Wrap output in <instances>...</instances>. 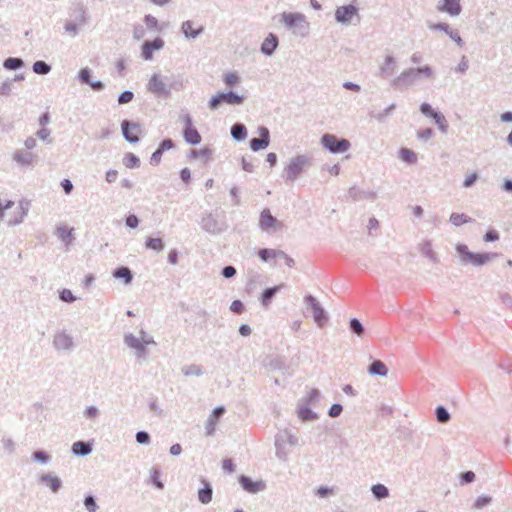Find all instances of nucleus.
<instances>
[{
  "instance_id": "1",
  "label": "nucleus",
  "mask_w": 512,
  "mask_h": 512,
  "mask_svg": "<svg viewBox=\"0 0 512 512\" xmlns=\"http://www.w3.org/2000/svg\"><path fill=\"white\" fill-rule=\"evenodd\" d=\"M184 88L181 79L166 77L160 73H154L148 83L147 90L157 98L167 99L171 96V91H180Z\"/></svg>"
},
{
  "instance_id": "2",
  "label": "nucleus",
  "mask_w": 512,
  "mask_h": 512,
  "mask_svg": "<svg viewBox=\"0 0 512 512\" xmlns=\"http://www.w3.org/2000/svg\"><path fill=\"white\" fill-rule=\"evenodd\" d=\"M434 75L433 69L429 65L423 67H411L402 71L397 77L393 78L390 86L394 90H403L408 88L421 77L426 79L432 78Z\"/></svg>"
},
{
  "instance_id": "3",
  "label": "nucleus",
  "mask_w": 512,
  "mask_h": 512,
  "mask_svg": "<svg viewBox=\"0 0 512 512\" xmlns=\"http://www.w3.org/2000/svg\"><path fill=\"white\" fill-rule=\"evenodd\" d=\"M313 164V158L306 154H299L291 158L284 167L282 177L286 182L296 181Z\"/></svg>"
},
{
  "instance_id": "4",
  "label": "nucleus",
  "mask_w": 512,
  "mask_h": 512,
  "mask_svg": "<svg viewBox=\"0 0 512 512\" xmlns=\"http://www.w3.org/2000/svg\"><path fill=\"white\" fill-rule=\"evenodd\" d=\"M298 444V437L292 433V431L288 428L279 430L275 435V455L276 457L286 462L288 460V456L290 450L287 449V446L295 447Z\"/></svg>"
},
{
  "instance_id": "5",
  "label": "nucleus",
  "mask_w": 512,
  "mask_h": 512,
  "mask_svg": "<svg viewBox=\"0 0 512 512\" xmlns=\"http://www.w3.org/2000/svg\"><path fill=\"white\" fill-rule=\"evenodd\" d=\"M282 22L287 29L293 30L294 34L305 37L308 35L309 23L302 13H282Z\"/></svg>"
},
{
  "instance_id": "6",
  "label": "nucleus",
  "mask_w": 512,
  "mask_h": 512,
  "mask_svg": "<svg viewBox=\"0 0 512 512\" xmlns=\"http://www.w3.org/2000/svg\"><path fill=\"white\" fill-rule=\"evenodd\" d=\"M456 251L460 255L461 261L465 264L471 263L474 266H482L496 257V253H474L469 251L467 245L458 244Z\"/></svg>"
},
{
  "instance_id": "7",
  "label": "nucleus",
  "mask_w": 512,
  "mask_h": 512,
  "mask_svg": "<svg viewBox=\"0 0 512 512\" xmlns=\"http://www.w3.org/2000/svg\"><path fill=\"white\" fill-rule=\"evenodd\" d=\"M245 99V95H240L233 90H229L227 92H219L210 98L208 101V107L210 110H216L222 103L229 105H242Z\"/></svg>"
},
{
  "instance_id": "8",
  "label": "nucleus",
  "mask_w": 512,
  "mask_h": 512,
  "mask_svg": "<svg viewBox=\"0 0 512 512\" xmlns=\"http://www.w3.org/2000/svg\"><path fill=\"white\" fill-rule=\"evenodd\" d=\"M321 144L325 149L333 154L344 153L351 147L349 140L345 138H338L329 133H326L321 137Z\"/></svg>"
},
{
  "instance_id": "9",
  "label": "nucleus",
  "mask_w": 512,
  "mask_h": 512,
  "mask_svg": "<svg viewBox=\"0 0 512 512\" xmlns=\"http://www.w3.org/2000/svg\"><path fill=\"white\" fill-rule=\"evenodd\" d=\"M200 226L205 232L213 235L221 234L228 228L224 219L220 220L212 213H207L202 216Z\"/></svg>"
},
{
  "instance_id": "10",
  "label": "nucleus",
  "mask_w": 512,
  "mask_h": 512,
  "mask_svg": "<svg viewBox=\"0 0 512 512\" xmlns=\"http://www.w3.org/2000/svg\"><path fill=\"white\" fill-rule=\"evenodd\" d=\"M304 302L308 307L311 308L315 323L319 327H324L327 324L329 318L327 312L321 306L319 301L313 295L309 294L304 297Z\"/></svg>"
},
{
  "instance_id": "11",
  "label": "nucleus",
  "mask_w": 512,
  "mask_h": 512,
  "mask_svg": "<svg viewBox=\"0 0 512 512\" xmlns=\"http://www.w3.org/2000/svg\"><path fill=\"white\" fill-rule=\"evenodd\" d=\"M121 129L124 139L129 143H138L140 138L138 134L142 133V126L138 122L130 120H123L121 122Z\"/></svg>"
},
{
  "instance_id": "12",
  "label": "nucleus",
  "mask_w": 512,
  "mask_h": 512,
  "mask_svg": "<svg viewBox=\"0 0 512 512\" xmlns=\"http://www.w3.org/2000/svg\"><path fill=\"white\" fill-rule=\"evenodd\" d=\"M124 343L127 347L134 349L137 359L147 358L149 351L147 347H145V343L138 339L134 334L126 333L124 335Z\"/></svg>"
},
{
  "instance_id": "13",
  "label": "nucleus",
  "mask_w": 512,
  "mask_h": 512,
  "mask_svg": "<svg viewBox=\"0 0 512 512\" xmlns=\"http://www.w3.org/2000/svg\"><path fill=\"white\" fill-rule=\"evenodd\" d=\"M12 160L22 168L34 167L37 162V155L24 149H17L12 154Z\"/></svg>"
},
{
  "instance_id": "14",
  "label": "nucleus",
  "mask_w": 512,
  "mask_h": 512,
  "mask_svg": "<svg viewBox=\"0 0 512 512\" xmlns=\"http://www.w3.org/2000/svg\"><path fill=\"white\" fill-rule=\"evenodd\" d=\"M334 15L336 22L341 24L350 23L354 16H357L358 19H360L358 8L353 4L337 7Z\"/></svg>"
},
{
  "instance_id": "15",
  "label": "nucleus",
  "mask_w": 512,
  "mask_h": 512,
  "mask_svg": "<svg viewBox=\"0 0 512 512\" xmlns=\"http://www.w3.org/2000/svg\"><path fill=\"white\" fill-rule=\"evenodd\" d=\"M259 138H252L249 141V147L252 151L258 152L267 148L270 144V131L265 126L258 127Z\"/></svg>"
},
{
  "instance_id": "16",
  "label": "nucleus",
  "mask_w": 512,
  "mask_h": 512,
  "mask_svg": "<svg viewBox=\"0 0 512 512\" xmlns=\"http://www.w3.org/2000/svg\"><path fill=\"white\" fill-rule=\"evenodd\" d=\"M165 45L161 37H156L152 41H144L141 46V57L148 61L153 59V52L161 50Z\"/></svg>"
},
{
  "instance_id": "17",
  "label": "nucleus",
  "mask_w": 512,
  "mask_h": 512,
  "mask_svg": "<svg viewBox=\"0 0 512 512\" xmlns=\"http://www.w3.org/2000/svg\"><path fill=\"white\" fill-rule=\"evenodd\" d=\"M241 487L248 493L256 494L266 489V483L263 480H252L249 476L241 475L238 479Z\"/></svg>"
},
{
  "instance_id": "18",
  "label": "nucleus",
  "mask_w": 512,
  "mask_h": 512,
  "mask_svg": "<svg viewBox=\"0 0 512 512\" xmlns=\"http://www.w3.org/2000/svg\"><path fill=\"white\" fill-rule=\"evenodd\" d=\"M259 226L262 230L276 231L281 227V222L271 214L268 208H265L260 214Z\"/></svg>"
},
{
  "instance_id": "19",
  "label": "nucleus",
  "mask_w": 512,
  "mask_h": 512,
  "mask_svg": "<svg viewBox=\"0 0 512 512\" xmlns=\"http://www.w3.org/2000/svg\"><path fill=\"white\" fill-rule=\"evenodd\" d=\"M225 407L224 406H218L213 409L211 414L208 416V419L205 424V434L206 436H212L214 435L216 431V425L219 421V419L225 414Z\"/></svg>"
},
{
  "instance_id": "20",
  "label": "nucleus",
  "mask_w": 512,
  "mask_h": 512,
  "mask_svg": "<svg viewBox=\"0 0 512 512\" xmlns=\"http://www.w3.org/2000/svg\"><path fill=\"white\" fill-rule=\"evenodd\" d=\"M348 196L354 201L371 200L374 201L377 198V193L372 190H364L357 186H352L348 190Z\"/></svg>"
},
{
  "instance_id": "21",
  "label": "nucleus",
  "mask_w": 512,
  "mask_h": 512,
  "mask_svg": "<svg viewBox=\"0 0 512 512\" xmlns=\"http://www.w3.org/2000/svg\"><path fill=\"white\" fill-rule=\"evenodd\" d=\"M53 346L56 350H71L74 346L73 338L65 331L58 332L53 338Z\"/></svg>"
},
{
  "instance_id": "22",
  "label": "nucleus",
  "mask_w": 512,
  "mask_h": 512,
  "mask_svg": "<svg viewBox=\"0 0 512 512\" xmlns=\"http://www.w3.org/2000/svg\"><path fill=\"white\" fill-rule=\"evenodd\" d=\"M437 9L448 13L450 16H458L462 11L460 0H442V4Z\"/></svg>"
},
{
  "instance_id": "23",
  "label": "nucleus",
  "mask_w": 512,
  "mask_h": 512,
  "mask_svg": "<svg viewBox=\"0 0 512 512\" xmlns=\"http://www.w3.org/2000/svg\"><path fill=\"white\" fill-rule=\"evenodd\" d=\"M194 22L186 20L181 25V32L187 39H195L204 32V27L200 25L197 28H193Z\"/></svg>"
},
{
  "instance_id": "24",
  "label": "nucleus",
  "mask_w": 512,
  "mask_h": 512,
  "mask_svg": "<svg viewBox=\"0 0 512 512\" xmlns=\"http://www.w3.org/2000/svg\"><path fill=\"white\" fill-rule=\"evenodd\" d=\"M278 44V37L273 33H269L262 42L260 50L264 55L271 56L277 49Z\"/></svg>"
},
{
  "instance_id": "25",
  "label": "nucleus",
  "mask_w": 512,
  "mask_h": 512,
  "mask_svg": "<svg viewBox=\"0 0 512 512\" xmlns=\"http://www.w3.org/2000/svg\"><path fill=\"white\" fill-rule=\"evenodd\" d=\"M200 482L203 484V487L198 490V500L200 503L206 505L212 501L213 489L209 481L205 478H201Z\"/></svg>"
},
{
  "instance_id": "26",
  "label": "nucleus",
  "mask_w": 512,
  "mask_h": 512,
  "mask_svg": "<svg viewBox=\"0 0 512 512\" xmlns=\"http://www.w3.org/2000/svg\"><path fill=\"white\" fill-rule=\"evenodd\" d=\"M93 450V443L90 441H76L71 447V452L75 456L84 457L89 455Z\"/></svg>"
},
{
  "instance_id": "27",
  "label": "nucleus",
  "mask_w": 512,
  "mask_h": 512,
  "mask_svg": "<svg viewBox=\"0 0 512 512\" xmlns=\"http://www.w3.org/2000/svg\"><path fill=\"white\" fill-rule=\"evenodd\" d=\"M395 69L396 59L392 55H387L379 68V74L382 78H387L394 74Z\"/></svg>"
},
{
  "instance_id": "28",
  "label": "nucleus",
  "mask_w": 512,
  "mask_h": 512,
  "mask_svg": "<svg viewBox=\"0 0 512 512\" xmlns=\"http://www.w3.org/2000/svg\"><path fill=\"white\" fill-rule=\"evenodd\" d=\"M39 481L49 487L53 493H57L62 487L61 479L51 474H42Z\"/></svg>"
},
{
  "instance_id": "29",
  "label": "nucleus",
  "mask_w": 512,
  "mask_h": 512,
  "mask_svg": "<svg viewBox=\"0 0 512 512\" xmlns=\"http://www.w3.org/2000/svg\"><path fill=\"white\" fill-rule=\"evenodd\" d=\"M70 16L73 17V21L78 22L79 25H84L87 21V11L83 4L77 3L72 9Z\"/></svg>"
},
{
  "instance_id": "30",
  "label": "nucleus",
  "mask_w": 512,
  "mask_h": 512,
  "mask_svg": "<svg viewBox=\"0 0 512 512\" xmlns=\"http://www.w3.org/2000/svg\"><path fill=\"white\" fill-rule=\"evenodd\" d=\"M230 133L235 141L240 142L247 138L248 131L243 123L237 122L231 126Z\"/></svg>"
},
{
  "instance_id": "31",
  "label": "nucleus",
  "mask_w": 512,
  "mask_h": 512,
  "mask_svg": "<svg viewBox=\"0 0 512 512\" xmlns=\"http://www.w3.org/2000/svg\"><path fill=\"white\" fill-rule=\"evenodd\" d=\"M30 203L28 201L22 200L19 202V212L18 215L14 218L10 219L8 224L10 226H15L23 222L25 216L27 215L29 211Z\"/></svg>"
},
{
  "instance_id": "32",
  "label": "nucleus",
  "mask_w": 512,
  "mask_h": 512,
  "mask_svg": "<svg viewBox=\"0 0 512 512\" xmlns=\"http://www.w3.org/2000/svg\"><path fill=\"white\" fill-rule=\"evenodd\" d=\"M280 289H281V286H273V287L266 288L260 296L261 305L263 307L267 308L270 305V303L272 302L275 295L280 291Z\"/></svg>"
},
{
  "instance_id": "33",
  "label": "nucleus",
  "mask_w": 512,
  "mask_h": 512,
  "mask_svg": "<svg viewBox=\"0 0 512 512\" xmlns=\"http://www.w3.org/2000/svg\"><path fill=\"white\" fill-rule=\"evenodd\" d=\"M183 137L190 145H197L201 142V135L195 127L184 128Z\"/></svg>"
},
{
  "instance_id": "34",
  "label": "nucleus",
  "mask_w": 512,
  "mask_h": 512,
  "mask_svg": "<svg viewBox=\"0 0 512 512\" xmlns=\"http://www.w3.org/2000/svg\"><path fill=\"white\" fill-rule=\"evenodd\" d=\"M113 276L117 279H122L125 284H130L133 280V273L127 266L117 267L113 271Z\"/></svg>"
},
{
  "instance_id": "35",
  "label": "nucleus",
  "mask_w": 512,
  "mask_h": 512,
  "mask_svg": "<svg viewBox=\"0 0 512 512\" xmlns=\"http://www.w3.org/2000/svg\"><path fill=\"white\" fill-rule=\"evenodd\" d=\"M368 372L371 375L387 376L388 368L381 360H374L368 367Z\"/></svg>"
},
{
  "instance_id": "36",
  "label": "nucleus",
  "mask_w": 512,
  "mask_h": 512,
  "mask_svg": "<svg viewBox=\"0 0 512 512\" xmlns=\"http://www.w3.org/2000/svg\"><path fill=\"white\" fill-rule=\"evenodd\" d=\"M449 221L454 226L459 227L463 224L474 222V219L464 213H455L454 212L450 215Z\"/></svg>"
},
{
  "instance_id": "37",
  "label": "nucleus",
  "mask_w": 512,
  "mask_h": 512,
  "mask_svg": "<svg viewBox=\"0 0 512 512\" xmlns=\"http://www.w3.org/2000/svg\"><path fill=\"white\" fill-rule=\"evenodd\" d=\"M123 165L128 169L140 167V158L132 152H127L123 157Z\"/></svg>"
},
{
  "instance_id": "38",
  "label": "nucleus",
  "mask_w": 512,
  "mask_h": 512,
  "mask_svg": "<svg viewBox=\"0 0 512 512\" xmlns=\"http://www.w3.org/2000/svg\"><path fill=\"white\" fill-rule=\"evenodd\" d=\"M399 158L410 165H413L417 162V154L408 148H401L399 150Z\"/></svg>"
},
{
  "instance_id": "39",
  "label": "nucleus",
  "mask_w": 512,
  "mask_h": 512,
  "mask_svg": "<svg viewBox=\"0 0 512 512\" xmlns=\"http://www.w3.org/2000/svg\"><path fill=\"white\" fill-rule=\"evenodd\" d=\"M73 231V228H67L65 226L57 228V235L66 246H68L73 239Z\"/></svg>"
},
{
  "instance_id": "40",
  "label": "nucleus",
  "mask_w": 512,
  "mask_h": 512,
  "mask_svg": "<svg viewBox=\"0 0 512 512\" xmlns=\"http://www.w3.org/2000/svg\"><path fill=\"white\" fill-rule=\"evenodd\" d=\"M212 152V149H210L209 147H204L199 150L192 149L190 151L189 156L191 158H202L204 162L207 163L208 161L211 160Z\"/></svg>"
},
{
  "instance_id": "41",
  "label": "nucleus",
  "mask_w": 512,
  "mask_h": 512,
  "mask_svg": "<svg viewBox=\"0 0 512 512\" xmlns=\"http://www.w3.org/2000/svg\"><path fill=\"white\" fill-rule=\"evenodd\" d=\"M371 492L377 500H381L389 496V489L380 483L374 484L371 487Z\"/></svg>"
},
{
  "instance_id": "42",
  "label": "nucleus",
  "mask_w": 512,
  "mask_h": 512,
  "mask_svg": "<svg viewBox=\"0 0 512 512\" xmlns=\"http://www.w3.org/2000/svg\"><path fill=\"white\" fill-rule=\"evenodd\" d=\"M51 69V65L42 60H38L32 65V71L38 75H47Z\"/></svg>"
},
{
  "instance_id": "43",
  "label": "nucleus",
  "mask_w": 512,
  "mask_h": 512,
  "mask_svg": "<svg viewBox=\"0 0 512 512\" xmlns=\"http://www.w3.org/2000/svg\"><path fill=\"white\" fill-rule=\"evenodd\" d=\"M145 247L147 249L160 252L164 249V242L161 238L148 237L145 241Z\"/></svg>"
},
{
  "instance_id": "44",
  "label": "nucleus",
  "mask_w": 512,
  "mask_h": 512,
  "mask_svg": "<svg viewBox=\"0 0 512 512\" xmlns=\"http://www.w3.org/2000/svg\"><path fill=\"white\" fill-rule=\"evenodd\" d=\"M182 373L185 376H201L204 374V369L201 365L190 364L182 368Z\"/></svg>"
},
{
  "instance_id": "45",
  "label": "nucleus",
  "mask_w": 512,
  "mask_h": 512,
  "mask_svg": "<svg viewBox=\"0 0 512 512\" xmlns=\"http://www.w3.org/2000/svg\"><path fill=\"white\" fill-rule=\"evenodd\" d=\"M24 66V61L21 58L9 57L4 60L3 67L7 70H17Z\"/></svg>"
},
{
  "instance_id": "46",
  "label": "nucleus",
  "mask_w": 512,
  "mask_h": 512,
  "mask_svg": "<svg viewBox=\"0 0 512 512\" xmlns=\"http://www.w3.org/2000/svg\"><path fill=\"white\" fill-rule=\"evenodd\" d=\"M396 108V105L394 103L390 104L388 107H386L383 111L379 113H375L374 111L369 112V116L371 118H375L379 122H383L385 118L390 115L394 109Z\"/></svg>"
},
{
  "instance_id": "47",
  "label": "nucleus",
  "mask_w": 512,
  "mask_h": 512,
  "mask_svg": "<svg viewBox=\"0 0 512 512\" xmlns=\"http://www.w3.org/2000/svg\"><path fill=\"white\" fill-rule=\"evenodd\" d=\"M298 416L302 421H312L318 418V415L308 406L300 407L298 409Z\"/></svg>"
},
{
  "instance_id": "48",
  "label": "nucleus",
  "mask_w": 512,
  "mask_h": 512,
  "mask_svg": "<svg viewBox=\"0 0 512 512\" xmlns=\"http://www.w3.org/2000/svg\"><path fill=\"white\" fill-rule=\"evenodd\" d=\"M31 459L33 462L47 464L51 460V455L44 450H36L32 453Z\"/></svg>"
},
{
  "instance_id": "49",
  "label": "nucleus",
  "mask_w": 512,
  "mask_h": 512,
  "mask_svg": "<svg viewBox=\"0 0 512 512\" xmlns=\"http://www.w3.org/2000/svg\"><path fill=\"white\" fill-rule=\"evenodd\" d=\"M349 329L352 333L356 334L358 337H362L365 333V328H364L363 324L357 318L350 319Z\"/></svg>"
},
{
  "instance_id": "50",
  "label": "nucleus",
  "mask_w": 512,
  "mask_h": 512,
  "mask_svg": "<svg viewBox=\"0 0 512 512\" xmlns=\"http://www.w3.org/2000/svg\"><path fill=\"white\" fill-rule=\"evenodd\" d=\"M435 416L439 423H447L451 419V415L446 407L439 405L435 409Z\"/></svg>"
},
{
  "instance_id": "51",
  "label": "nucleus",
  "mask_w": 512,
  "mask_h": 512,
  "mask_svg": "<svg viewBox=\"0 0 512 512\" xmlns=\"http://www.w3.org/2000/svg\"><path fill=\"white\" fill-rule=\"evenodd\" d=\"M144 23L146 24L147 28L150 30H156V31L161 32L164 29V25L159 24L157 18H155L151 14L145 15Z\"/></svg>"
},
{
  "instance_id": "52",
  "label": "nucleus",
  "mask_w": 512,
  "mask_h": 512,
  "mask_svg": "<svg viewBox=\"0 0 512 512\" xmlns=\"http://www.w3.org/2000/svg\"><path fill=\"white\" fill-rule=\"evenodd\" d=\"M223 82L227 87H234L241 82V78L237 72H228L224 74Z\"/></svg>"
},
{
  "instance_id": "53",
  "label": "nucleus",
  "mask_w": 512,
  "mask_h": 512,
  "mask_svg": "<svg viewBox=\"0 0 512 512\" xmlns=\"http://www.w3.org/2000/svg\"><path fill=\"white\" fill-rule=\"evenodd\" d=\"M422 253L433 262H438L436 253L432 249V245L429 241L423 243L421 248Z\"/></svg>"
},
{
  "instance_id": "54",
  "label": "nucleus",
  "mask_w": 512,
  "mask_h": 512,
  "mask_svg": "<svg viewBox=\"0 0 512 512\" xmlns=\"http://www.w3.org/2000/svg\"><path fill=\"white\" fill-rule=\"evenodd\" d=\"M277 251L276 249L263 248L258 251V256L262 261L267 262L272 258H277Z\"/></svg>"
},
{
  "instance_id": "55",
  "label": "nucleus",
  "mask_w": 512,
  "mask_h": 512,
  "mask_svg": "<svg viewBox=\"0 0 512 512\" xmlns=\"http://www.w3.org/2000/svg\"><path fill=\"white\" fill-rule=\"evenodd\" d=\"M78 79L81 83L89 85L92 81V71L88 67L82 68L78 73Z\"/></svg>"
},
{
  "instance_id": "56",
  "label": "nucleus",
  "mask_w": 512,
  "mask_h": 512,
  "mask_svg": "<svg viewBox=\"0 0 512 512\" xmlns=\"http://www.w3.org/2000/svg\"><path fill=\"white\" fill-rule=\"evenodd\" d=\"M36 136L47 144H51L53 142V139L51 138V130L49 128L41 127L36 132Z\"/></svg>"
},
{
  "instance_id": "57",
  "label": "nucleus",
  "mask_w": 512,
  "mask_h": 512,
  "mask_svg": "<svg viewBox=\"0 0 512 512\" xmlns=\"http://www.w3.org/2000/svg\"><path fill=\"white\" fill-rule=\"evenodd\" d=\"M492 502V497L489 495H481L477 497L473 504L474 509H482L483 507L489 505Z\"/></svg>"
},
{
  "instance_id": "58",
  "label": "nucleus",
  "mask_w": 512,
  "mask_h": 512,
  "mask_svg": "<svg viewBox=\"0 0 512 512\" xmlns=\"http://www.w3.org/2000/svg\"><path fill=\"white\" fill-rule=\"evenodd\" d=\"M84 506L88 510V512H96V510L98 509L96 500L92 495H87L84 498Z\"/></svg>"
},
{
  "instance_id": "59",
  "label": "nucleus",
  "mask_w": 512,
  "mask_h": 512,
  "mask_svg": "<svg viewBox=\"0 0 512 512\" xmlns=\"http://www.w3.org/2000/svg\"><path fill=\"white\" fill-rule=\"evenodd\" d=\"M79 23L75 21H68L65 23L64 29L72 37H75L79 33Z\"/></svg>"
},
{
  "instance_id": "60",
  "label": "nucleus",
  "mask_w": 512,
  "mask_h": 512,
  "mask_svg": "<svg viewBox=\"0 0 512 512\" xmlns=\"http://www.w3.org/2000/svg\"><path fill=\"white\" fill-rule=\"evenodd\" d=\"M136 442L143 445H148L151 442L150 434L146 431H138L135 435Z\"/></svg>"
},
{
  "instance_id": "61",
  "label": "nucleus",
  "mask_w": 512,
  "mask_h": 512,
  "mask_svg": "<svg viewBox=\"0 0 512 512\" xmlns=\"http://www.w3.org/2000/svg\"><path fill=\"white\" fill-rule=\"evenodd\" d=\"M99 414H100L99 409L94 405L87 406L84 410V416L87 419L94 420L99 416Z\"/></svg>"
},
{
  "instance_id": "62",
  "label": "nucleus",
  "mask_w": 512,
  "mask_h": 512,
  "mask_svg": "<svg viewBox=\"0 0 512 512\" xmlns=\"http://www.w3.org/2000/svg\"><path fill=\"white\" fill-rule=\"evenodd\" d=\"M59 298L61 301L66 303H72L76 300V297L69 289H63L62 291H60Z\"/></svg>"
},
{
  "instance_id": "63",
  "label": "nucleus",
  "mask_w": 512,
  "mask_h": 512,
  "mask_svg": "<svg viewBox=\"0 0 512 512\" xmlns=\"http://www.w3.org/2000/svg\"><path fill=\"white\" fill-rule=\"evenodd\" d=\"M13 80L7 79L0 85V95L8 96L12 91Z\"/></svg>"
},
{
  "instance_id": "64",
  "label": "nucleus",
  "mask_w": 512,
  "mask_h": 512,
  "mask_svg": "<svg viewBox=\"0 0 512 512\" xmlns=\"http://www.w3.org/2000/svg\"><path fill=\"white\" fill-rule=\"evenodd\" d=\"M499 298H500L501 304L503 306H505V308L512 309V296L509 293H507V292L500 293Z\"/></svg>"
}]
</instances>
